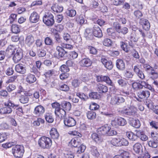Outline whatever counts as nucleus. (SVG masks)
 Wrapping results in <instances>:
<instances>
[{"label":"nucleus","mask_w":158,"mask_h":158,"mask_svg":"<svg viewBox=\"0 0 158 158\" xmlns=\"http://www.w3.org/2000/svg\"><path fill=\"white\" fill-rule=\"evenodd\" d=\"M128 144L127 140L122 137L119 138L118 147L127 146Z\"/></svg>","instance_id":"obj_34"},{"label":"nucleus","mask_w":158,"mask_h":158,"mask_svg":"<svg viewBox=\"0 0 158 158\" xmlns=\"http://www.w3.org/2000/svg\"><path fill=\"white\" fill-rule=\"evenodd\" d=\"M80 64L82 66H89L91 65L92 62L89 59L84 58L80 61Z\"/></svg>","instance_id":"obj_31"},{"label":"nucleus","mask_w":158,"mask_h":158,"mask_svg":"<svg viewBox=\"0 0 158 158\" xmlns=\"http://www.w3.org/2000/svg\"><path fill=\"white\" fill-rule=\"evenodd\" d=\"M120 46L126 52H128L129 50L127 48V45L123 42H120Z\"/></svg>","instance_id":"obj_61"},{"label":"nucleus","mask_w":158,"mask_h":158,"mask_svg":"<svg viewBox=\"0 0 158 158\" xmlns=\"http://www.w3.org/2000/svg\"><path fill=\"white\" fill-rule=\"evenodd\" d=\"M103 43L104 46L108 47L111 46L113 44V42L112 40L108 38L105 39Z\"/></svg>","instance_id":"obj_41"},{"label":"nucleus","mask_w":158,"mask_h":158,"mask_svg":"<svg viewBox=\"0 0 158 158\" xmlns=\"http://www.w3.org/2000/svg\"><path fill=\"white\" fill-rule=\"evenodd\" d=\"M19 100L21 103L25 104L28 102L29 98L25 95H21L19 97Z\"/></svg>","instance_id":"obj_37"},{"label":"nucleus","mask_w":158,"mask_h":158,"mask_svg":"<svg viewBox=\"0 0 158 158\" xmlns=\"http://www.w3.org/2000/svg\"><path fill=\"white\" fill-rule=\"evenodd\" d=\"M4 105L6 106H9L14 109H16L17 110L19 111L20 112L23 113V110L22 107H18L19 104H15L13 103L12 101L10 100H8L7 102L4 103Z\"/></svg>","instance_id":"obj_9"},{"label":"nucleus","mask_w":158,"mask_h":158,"mask_svg":"<svg viewBox=\"0 0 158 158\" xmlns=\"http://www.w3.org/2000/svg\"><path fill=\"white\" fill-rule=\"evenodd\" d=\"M90 151L91 154L94 156H98L99 155L97 148L96 147L92 146L90 147Z\"/></svg>","instance_id":"obj_43"},{"label":"nucleus","mask_w":158,"mask_h":158,"mask_svg":"<svg viewBox=\"0 0 158 158\" xmlns=\"http://www.w3.org/2000/svg\"><path fill=\"white\" fill-rule=\"evenodd\" d=\"M69 87L68 85L64 84L60 85L59 86V89H60L65 92L69 91Z\"/></svg>","instance_id":"obj_44"},{"label":"nucleus","mask_w":158,"mask_h":158,"mask_svg":"<svg viewBox=\"0 0 158 158\" xmlns=\"http://www.w3.org/2000/svg\"><path fill=\"white\" fill-rule=\"evenodd\" d=\"M127 135L129 139L132 141L136 140L138 137L136 135H135L132 132H128L127 133Z\"/></svg>","instance_id":"obj_35"},{"label":"nucleus","mask_w":158,"mask_h":158,"mask_svg":"<svg viewBox=\"0 0 158 158\" xmlns=\"http://www.w3.org/2000/svg\"><path fill=\"white\" fill-rule=\"evenodd\" d=\"M133 148L134 151L136 153L139 154L142 151V146L139 143H137L134 144L133 146Z\"/></svg>","instance_id":"obj_29"},{"label":"nucleus","mask_w":158,"mask_h":158,"mask_svg":"<svg viewBox=\"0 0 158 158\" xmlns=\"http://www.w3.org/2000/svg\"><path fill=\"white\" fill-rule=\"evenodd\" d=\"M61 106L66 111H69L71 108L70 103L67 101L63 102L61 104Z\"/></svg>","instance_id":"obj_25"},{"label":"nucleus","mask_w":158,"mask_h":158,"mask_svg":"<svg viewBox=\"0 0 158 158\" xmlns=\"http://www.w3.org/2000/svg\"><path fill=\"white\" fill-rule=\"evenodd\" d=\"M45 44L48 45H52L53 44V42L51 38L49 37H46L44 40Z\"/></svg>","instance_id":"obj_56"},{"label":"nucleus","mask_w":158,"mask_h":158,"mask_svg":"<svg viewBox=\"0 0 158 158\" xmlns=\"http://www.w3.org/2000/svg\"><path fill=\"white\" fill-rule=\"evenodd\" d=\"M97 90L100 93H106L107 92V87L103 85L98 84L97 85Z\"/></svg>","instance_id":"obj_28"},{"label":"nucleus","mask_w":158,"mask_h":158,"mask_svg":"<svg viewBox=\"0 0 158 158\" xmlns=\"http://www.w3.org/2000/svg\"><path fill=\"white\" fill-rule=\"evenodd\" d=\"M60 70L62 72L66 73L68 72L69 71V69L67 65L63 64L60 67Z\"/></svg>","instance_id":"obj_49"},{"label":"nucleus","mask_w":158,"mask_h":158,"mask_svg":"<svg viewBox=\"0 0 158 158\" xmlns=\"http://www.w3.org/2000/svg\"><path fill=\"white\" fill-rule=\"evenodd\" d=\"M15 70L17 73L21 74H24L26 72L25 66L22 64H18L16 65Z\"/></svg>","instance_id":"obj_14"},{"label":"nucleus","mask_w":158,"mask_h":158,"mask_svg":"<svg viewBox=\"0 0 158 158\" xmlns=\"http://www.w3.org/2000/svg\"><path fill=\"white\" fill-rule=\"evenodd\" d=\"M101 61L105 67L108 69L111 70L113 67L112 63L111 61H108L106 59L102 58Z\"/></svg>","instance_id":"obj_20"},{"label":"nucleus","mask_w":158,"mask_h":158,"mask_svg":"<svg viewBox=\"0 0 158 158\" xmlns=\"http://www.w3.org/2000/svg\"><path fill=\"white\" fill-rule=\"evenodd\" d=\"M81 82L78 79H74L72 82V85L74 88L78 87L80 85Z\"/></svg>","instance_id":"obj_40"},{"label":"nucleus","mask_w":158,"mask_h":158,"mask_svg":"<svg viewBox=\"0 0 158 158\" xmlns=\"http://www.w3.org/2000/svg\"><path fill=\"white\" fill-rule=\"evenodd\" d=\"M36 80L35 76L32 74L29 73L27 75L26 81L29 84H32L35 82Z\"/></svg>","instance_id":"obj_18"},{"label":"nucleus","mask_w":158,"mask_h":158,"mask_svg":"<svg viewBox=\"0 0 158 158\" xmlns=\"http://www.w3.org/2000/svg\"><path fill=\"white\" fill-rule=\"evenodd\" d=\"M85 36L87 39L92 40L93 38V31L90 28H87L85 32Z\"/></svg>","instance_id":"obj_27"},{"label":"nucleus","mask_w":158,"mask_h":158,"mask_svg":"<svg viewBox=\"0 0 158 158\" xmlns=\"http://www.w3.org/2000/svg\"><path fill=\"white\" fill-rule=\"evenodd\" d=\"M92 139L95 142L99 143L102 141V139L101 135L96 133H93L91 136Z\"/></svg>","instance_id":"obj_22"},{"label":"nucleus","mask_w":158,"mask_h":158,"mask_svg":"<svg viewBox=\"0 0 158 158\" xmlns=\"http://www.w3.org/2000/svg\"><path fill=\"white\" fill-rule=\"evenodd\" d=\"M14 54L13 59L14 62L16 63L19 61L23 57V53L21 50L20 48H18Z\"/></svg>","instance_id":"obj_8"},{"label":"nucleus","mask_w":158,"mask_h":158,"mask_svg":"<svg viewBox=\"0 0 158 158\" xmlns=\"http://www.w3.org/2000/svg\"><path fill=\"white\" fill-rule=\"evenodd\" d=\"M11 30L13 33L17 34L20 31V29L17 25L13 24L11 26Z\"/></svg>","instance_id":"obj_38"},{"label":"nucleus","mask_w":158,"mask_h":158,"mask_svg":"<svg viewBox=\"0 0 158 158\" xmlns=\"http://www.w3.org/2000/svg\"><path fill=\"white\" fill-rule=\"evenodd\" d=\"M64 122L65 125L69 127H73L76 124V121L73 118L71 117L65 118Z\"/></svg>","instance_id":"obj_12"},{"label":"nucleus","mask_w":158,"mask_h":158,"mask_svg":"<svg viewBox=\"0 0 158 158\" xmlns=\"http://www.w3.org/2000/svg\"><path fill=\"white\" fill-rule=\"evenodd\" d=\"M139 38V37L135 33H132L130 37L131 41L134 42H136Z\"/></svg>","instance_id":"obj_42"},{"label":"nucleus","mask_w":158,"mask_h":158,"mask_svg":"<svg viewBox=\"0 0 158 158\" xmlns=\"http://www.w3.org/2000/svg\"><path fill=\"white\" fill-rule=\"evenodd\" d=\"M116 64L117 68L119 70H123L125 69V63L122 60H117L116 61Z\"/></svg>","instance_id":"obj_23"},{"label":"nucleus","mask_w":158,"mask_h":158,"mask_svg":"<svg viewBox=\"0 0 158 158\" xmlns=\"http://www.w3.org/2000/svg\"><path fill=\"white\" fill-rule=\"evenodd\" d=\"M43 20L44 23L48 26H52L54 23V16L49 12L45 13L43 17Z\"/></svg>","instance_id":"obj_4"},{"label":"nucleus","mask_w":158,"mask_h":158,"mask_svg":"<svg viewBox=\"0 0 158 158\" xmlns=\"http://www.w3.org/2000/svg\"><path fill=\"white\" fill-rule=\"evenodd\" d=\"M66 14L68 16L73 17L76 15V10H68L66 11Z\"/></svg>","instance_id":"obj_51"},{"label":"nucleus","mask_w":158,"mask_h":158,"mask_svg":"<svg viewBox=\"0 0 158 158\" xmlns=\"http://www.w3.org/2000/svg\"><path fill=\"white\" fill-rule=\"evenodd\" d=\"M45 109L41 105L36 106L34 109V113L37 116H40L44 113Z\"/></svg>","instance_id":"obj_11"},{"label":"nucleus","mask_w":158,"mask_h":158,"mask_svg":"<svg viewBox=\"0 0 158 158\" xmlns=\"http://www.w3.org/2000/svg\"><path fill=\"white\" fill-rule=\"evenodd\" d=\"M45 117L46 121L48 123H52L54 121V119L52 116L48 114H46L45 116Z\"/></svg>","instance_id":"obj_57"},{"label":"nucleus","mask_w":158,"mask_h":158,"mask_svg":"<svg viewBox=\"0 0 158 158\" xmlns=\"http://www.w3.org/2000/svg\"><path fill=\"white\" fill-rule=\"evenodd\" d=\"M52 106L53 108L55 109V111L56 110L57 111L60 107V104L57 102L52 103Z\"/></svg>","instance_id":"obj_64"},{"label":"nucleus","mask_w":158,"mask_h":158,"mask_svg":"<svg viewBox=\"0 0 158 158\" xmlns=\"http://www.w3.org/2000/svg\"><path fill=\"white\" fill-rule=\"evenodd\" d=\"M81 144V139L79 138H74L71 140L69 144L74 147H77Z\"/></svg>","instance_id":"obj_21"},{"label":"nucleus","mask_w":158,"mask_h":158,"mask_svg":"<svg viewBox=\"0 0 158 158\" xmlns=\"http://www.w3.org/2000/svg\"><path fill=\"white\" fill-rule=\"evenodd\" d=\"M55 114L60 118H62L66 115V111L62 108L60 107L58 110L55 111Z\"/></svg>","instance_id":"obj_26"},{"label":"nucleus","mask_w":158,"mask_h":158,"mask_svg":"<svg viewBox=\"0 0 158 158\" xmlns=\"http://www.w3.org/2000/svg\"><path fill=\"white\" fill-rule=\"evenodd\" d=\"M150 77L153 80L154 79L158 77V74L157 73L155 72V71L153 70L150 72Z\"/></svg>","instance_id":"obj_62"},{"label":"nucleus","mask_w":158,"mask_h":158,"mask_svg":"<svg viewBox=\"0 0 158 158\" xmlns=\"http://www.w3.org/2000/svg\"><path fill=\"white\" fill-rule=\"evenodd\" d=\"M150 95V92L147 90H142L137 94L138 97H135V98L138 101L141 102L144 99L148 98Z\"/></svg>","instance_id":"obj_6"},{"label":"nucleus","mask_w":158,"mask_h":158,"mask_svg":"<svg viewBox=\"0 0 158 158\" xmlns=\"http://www.w3.org/2000/svg\"><path fill=\"white\" fill-rule=\"evenodd\" d=\"M2 108L0 109V114H5L10 113L12 112V109L9 106Z\"/></svg>","instance_id":"obj_30"},{"label":"nucleus","mask_w":158,"mask_h":158,"mask_svg":"<svg viewBox=\"0 0 158 158\" xmlns=\"http://www.w3.org/2000/svg\"><path fill=\"white\" fill-rule=\"evenodd\" d=\"M119 138H113L110 141V143L116 147H118Z\"/></svg>","instance_id":"obj_46"},{"label":"nucleus","mask_w":158,"mask_h":158,"mask_svg":"<svg viewBox=\"0 0 158 158\" xmlns=\"http://www.w3.org/2000/svg\"><path fill=\"white\" fill-rule=\"evenodd\" d=\"M99 106L97 104L92 102L90 105L89 108L91 110H96L99 109Z\"/></svg>","instance_id":"obj_52"},{"label":"nucleus","mask_w":158,"mask_h":158,"mask_svg":"<svg viewBox=\"0 0 158 158\" xmlns=\"http://www.w3.org/2000/svg\"><path fill=\"white\" fill-rule=\"evenodd\" d=\"M24 152V147L21 145H16L13 147L12 152L16 158H20L23 156Z\"/></svg>","instance_id":"obj_3"},{"label":"nucleus","mask_w":158,"mask_h":158,"mask_svg":"<svg viewBox=\"0 0 158 158\" xmlns=\"http://www.w3.org/2000/svg\"><path fill=\"white\" fill-rule=\"evenodd\" d=\"M15 85L13 84H9L6 87V90L8 92H10L16 89Z\"/></svg>","instance_id":"obj_59"},{"label":"nucleus","mask_w":158,"mask_h":158,"mask_svg":"<svg viewBox=\"0 0 158 158\" xmlns=\"http://www.w3.org/2000/svg\"><path fill=\"white\" fill-rule=\"evenodd\" d=\"M17 49L15 47L12 45H9L6 50V53L9 56H11L16 52Z\"/></svg>","instance_id":"obj_16"},{"label":"nucleus","mask_w":158,"mask_h":158,"mask_svg":"<svg viewBox=\"0 0 158 158\" xmlns=\"http://www.w3.org/2000/svg\"><path fill=\"white\" fill-rule=\"evenodd\" d=\"M103 81L106 82L108 85L113 86V83L110 78L107 76H104Z\"/></svg>","instance_id":"obj_45"},{"label":"nucleus","mask_w":158,"mask_h":158,"mask_svg":"<svg viewBox=\"0 0 158 158\" xmlns=\"http://www.w3.org/2000/svg\"><path fill=\"white\" fill-rule=\"evenodd\" d=\"M90 98L94 99H98L100 97L99 95L97 92H93L89 94Z\"/></svg>","instance_id":"obj_55"},{"label":"nucleus","mask_w":158,"mask_h":158,"mask_svg":"<svg viewBox=\"0 0 158 158\" xmlns=\"http://www.w3.org/2000/svg\"><path fill=\"white\" fill-rule=\"evenodd\" d=\"M122 158H130L129 152L124 151H122L120 153Z\"/></svg>","instance_id":"obj_63"},{"label":"nucleus","mask_w":158,"mask_h":158,"mask_svg":"<svg viewBox=\"0 0 158 158\" xmlns=\"http://www.w3.org/2000/svg\"><path fill=\"white\" fill-rule=\"evenodd\" d=\"M148 144L149 146L152 148H156L158 146V143L154 140H151L148 142Z\"/></svg>","instance_id":"obj_58"},{"label":"nucleus","mask_w":158,"mask_h":158,"mask_svg":"<svg viewBox=\"0 0 158 158\" xmlns=\"http://www.w3.org/2000/svg\"><path fill=\"white\" fill-rule=\"evenodd\" d=\"M140 23L142 25L143 27L145 30H148L150 27L149 21L144 19H140Z\"/></svg>","instance_id":"obj_19"},{"label":"nucleus","mask_w":158,"mask_h":158,"mask_svg":"<svg viewBox=\"0 0 158 158\" xmlns=\"http://www.w3.org/2000/svg\"><path fill=\"white\" fill-rule=\"evenodd\" d=\"M38 144L42 148L48 149L52 145V141L51 139L48 137L43 136L38 140Z\"/></svg>","instance_id":"obj_2"},{"label":"nucleus","mask_w":158,"mask_h":158,"mask_svg":"<svg viewBox=\"0 0 158 158\" xmlns=\"http://www.w3.org/2000/svg\"><path fill=\"white\" fill-rule=\"evenodd\" d=\"M87 116L88 119L92 120L96 117V114L93 111H88L87 113Z\"/></svg>","instance_id":"obj_39"},{"label":"nucleus","mask_w":158,"mask_h":158,"mask_svg":"<svg viewBox=\"0 0 158 158\" xmlns=\"http://www.w3.org/2000/svg\"><path fill=\"white\" fill-rule=\"evenodd\" d=\"M56 49L58 52V56L59 58H64L66 56L67 52L65 51L62 46H57Z\"/></svg>","instance_id":"obj_10"},{"label":"nucleus","mask_w":158,"mask_h":158,"mask_svg":"<svg viewBox=\"0 0 158 158\" xmlns=\"http://www.w3.org/2000/svg\"><path fill=\"white\" fill-rule=\"evenodd\" d=\"M118 120L119 126H124L127 124L126 121L123 118L119 117Z\"/></svg>","instance_id":"obj_60"},{"label":"nucleus","mask_w":158,"mask_h":158,"mask_svg":"<svg viewBox=\"0 0 158 158\" xmlns=\"http://www.w3.org/2000/svg\"><path fill=\"white\" fill-rule=\"evenodd\" d=\"M137 110V109L135 107L131 106L127 108H124L123 110V112L127 115L133 116L136 114Z\"/></svg>","instance_id":"obj_7"},{"label":"nucleus","mask_w":158,"mask_h":158,"mask_svg":"<svg viewBox=\"0 0 158 158\" xmlns=\"http://www.w3.org/2000/svg\"><path fill=\"white\" fill-rule=\"evenodd\" d=\"M34 38L32 35H29L27 36L25 39V43L28 47H30L34 42Z\"/></svg>","instance_id":"obj_17"},{"label":"nucleus","mask_w":158,"mask_h":158,"mask_svg":"<svg viewBox=\"0 0 158 158\" xmlns=\"http://www.w3.org/2000/svg\"><path fill=\"white\" fill-rule=\"evenodd\" d=\"M134 15L137 19H139L143 16L142 12L139 10H135L134 12Z\"/></svg>","instance_id":"obj_53"},{"label":"nucleus","mask_w":158,"mask_h":158,"mask_svg":"<svg viewBox=\"0 0 158 158\" xmlns=\"http://www.w3.org/2000/svg\"><path fill=\"white\" fill-rule=\"evenodd\" d=\"M80 146L77 151V154H80L83 152L86 149V146L85 145L81 144Z\"/></svg>","instance_id":"obj_47"},{"label":"nucleus","mask_w":158,"mask_h":158,"mask_svg":"<svg viewBox=\"0 0 158 158\" xmlns=\"http://www.w3.org/2000/svg\"><path fill=\"white\" fill-rule=\"evenodd\" d=\"M74 155L71 152H67L64 153V157L63 158H74Z\"/></svg>","instance_id":"obj_54"},{"label":"nucleus","mask_w":158,"mask_h":158,"mask_svg":"<svg viewBox=\"0 0 158 158\" xmlns=\"http://www.w3.org/2000/svg\"><path fill=\"white\" fill-rule=\"evenodd\" d=\"M136 135L140 139L144 141H146L148 139V137L143 132L140 131H136Z\"/></svg>","instance_id":"obj_32"},{"label":"nucleus","mask_w":158,"mask_h":158,"mask_svg":"<svg viewBox=\"0 0 158 158\" xmlns=\"http://www.w3.org/2000/svg\"><path fill=\"white\" fill-rule=\"evenodd\" d=\"M125 101V99L121 95H116L111 98L110 104L112 105H118Z\"/></svg>","instance_id":"obj_5"},{"label":"nucleus","mask_w":158,"mask_h":158,"mask_svg":"<svg viewBox=\"0 0 158 158\" xmlns=\"http://www.w3.org/2000/svg\"><path fill=\"white\" fill-rule=\"evenodd\" d=\"M93 33L94 35L98 38L102 36V33L101 29L97 25H94L93 28Z\"/></svg>","instance_id":"obj_15"},{"label":"nucleus","mask_w":158,"mask_h":158,"mask_svg":"<svg viewBox=\"0 0 158 158\" xmlns=\"http://www.w3.org/2000/svg\"><path fill=\"white\" fill-rule=\"evenodd\" d=\"M39 18L40 16L38 13L34 11L31 14L29 19L31 23H35L38 21Z\"/></svg>","instance_id":"obj_13"},{"label":"nucleus","mask_w":158,"mask_h":158,"mask_svg":"<svg viewBox=\"0 0 158 158\" xmlns=\"http://www.w3.org/2000/svg\"><path fill=\"white\" fill-rule=\"evenodd\" d=\"M51 8L54 12L56 13L61 12L63 10V7L57 4H53Z\"/></svg>","instance_id":"obj_24"},{"label":"nucleus","mask_w":158,"mask_h":158,"mask_svg":"<svg viewBox=\"0 0 158 158\" xmlns=\"http://www.w3.org/2000/svg\"><path fill=\"white\" fill-rule=\"evenodd\" d=\"M131 124L136 128H138L140 126L139 121L137 119H132L131 121Z\"/></svg>","instance_id":"obj_36"},{"label":"nucleus","mask_w":158,"mask_h":158,"mask_svg":"<svg viewBox=\"0 0 158 158\" xmlns=\"http://www.w3.org/2000/svg\"><path fill=\"white\" fill-rule=\"evenodd\" d=\"M50 134L52 138L54 139H58L59 136L57 130L54 128L51 129L50 132Z\"/></svg>","instance_id":"obj_33"},{"label":"nucleus","mask_w":158,"mask_h":158,"mask_svg":"<svg viewBox=\"0 0 158 158\" xmlns=\"http://www.w3.org/2000/svg\"><path fill=\"white\" fill-rule=\"evenodd\" d=\"M98 131L100 134L104 135L112 136L117 134V132L111 130L110 127L107 124H105L99 127L98 129Z\"/></svg>","instance_id":"obj_1"},{"label":"nucleus","mask_w":158,"mask_h":158,"mask_svg":"<svg viewBox=\"0 0 158 158\" xmlns=\"http://www.w3.org/2000/svg\"><path fill=\"white\" fill-rule=\"evenodd\" d=\"M17 78V76L16 75L12 76L9 77L8 80L6 81V83H9L15 82Z\"/></svg>","instance_id":"obj_48"},{"label":"nucleus","mask_w":158,"mask_h":158,"mask_svg":"<svg viewBox=\"0 0 158 158\" xmlns=\"http://www.w3.org/2000/svg\"><path fill=\"white\" fill-rule=\"evenodd\" d=\"M76 21L80 24H83L85 23V19L84 16L82 15H81L77 17Z\"/></svg>","instance_id":"obj_50"}]
</instances>
